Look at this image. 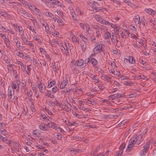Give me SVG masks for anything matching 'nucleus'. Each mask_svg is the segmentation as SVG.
<instances>
[{"label": "nucleus", "mask_w": 156, "mask_h": 156, "mask_svg": "<svg viewBox=\"0 0 156 156\" xmlns=\"http://www.w3.org/2000/svg\"><path fill=\"white\" fill-rule=\"evenodd\" d=\"M61 46L62 50H63L66 55H69V52L71 51V49L69 44H66V43L64 46L63 45H62Z\"/></svg>", "instance_id": "5"}, {"label": "nucleus", "mask_w": 156, "mask_h": 156, "mask_svg": "<svg viewBox=\"0 0 156 156\" xmlns=\"http://www.w3.org/2000/svg\"><path fill=\"white\" fill-rule=\"evenodd\" d=\"M93 16L94 17L96 20L100 23L101 22V21L103 19L101 16L99 15L95 14Z\"/></svg>", "instance_id": "20"}, {"label": "nucleus", "mask_w": 156, "mask_h": 156, "mask_svg": "<svg viewBox=\"0 0 156 156\" xmlns=\"http://www.w3.org/2000/svg\"><path fill=\"white\" fill-rule=\"evenodd\" d=\"M16 85H17V89L16 90L18 91L19 89L20 85V80L19 78H18L17 79H16Z\"/></svg>", "instance_id": "47"}, {"label": "nucleus", "mask_w": 156, "mask_h": 156, "mask_svg": "<svg viewBox=\"0 0 156 156\" xmlns=\"http://www.w3.org/2000/svg\"><path fill=\"white\" fill-rule=\"evenodd\" d=\"M20 36L21 37L20 38L22 39L23 43L24 44L27 43L28 40L24 34H23V35H22Z\"/></svg>", "instance_id": "26"}, {"label": "nucleus", "mask_w": 156, "mask_h": 156, "mask_svg": "<svg viewBox=\"0 0 156 156\" xmlns=\"http://www.w3.org/2000/svg\"><path fill=\"white\" fill-rule=\"evenodd\" d=\"M25 17L27 19L31 20L34 21H36V19L33 17L30 13L27 12L23 16Z\"/></svg>", "instance_id": "12"}, {"label": "nucleus", "mask_w": 156, "mask_h": 156, "mask_svg": "<svg viewBox=\"0 0 156 156\" xmlns=\"http://www.w3.org/2000/svg\"><path fill=\"white\" fill-rule=\"evenodd\" d=\"M20 14H21L23 16L27 12H26L25 10L23 9H21L20 10Z\"/></svg>", "instance_id": "63"}, {"label": "nucleus", "mask_w": 156, "mask_h": 156, "mask_svg": "<svg viewBox=\"0 0 156 156\" xmlns=\"http://www.w3.org/2000/svg\"><path fill=\"white\" fill-rule=\"evenodd\" d=\"M46 95L51 98H53L54 97V96L51 94V91L48 90H47V92L46 93Z\"/></svg>", "instance_id": "31"}, {"label": "nucleus", "mask_w": 156, "mask_h": 156, "mask_svg": "<svg viewBox=\"0 0 156 156\" xmlns=\"http://www.w3.org/2000/svg\"><path fill=\"white\" fill-rule=\"evenodd\" d=\"M57 21L59 26H63L64 25L63 21L60 17H59L58 19L57 20Z\"/></svg>", "instance_id": "38"}, {"label": "nucleus", "mask_w": 156, "mask_h": 156, "mask_svg": "<svg viewBox=\"0 0 156 156\" xmlns=\"http://www.w3.org/2000/svg\"><path fill=\"white\" fill-rule=\"evenodd\" d=\"M27 5L28 7V8L30 10L33 11L34 10L35 8H36L34 5L31 3H27Z\"/></svg>", "instance_id": "27"}, {"label": "nucleus", "mask_w": 156, "mask_h": 156, "mask_svg": "<svg viewBox=\"0 0 156 156\" xmlns=\"http://www.w3.org/2000/svg\"><path fill=\"white\" fill-rule=\"evenodd\" d=\"M129 62L131 64H134L135 60L134 58L132 56H129L128 59Z\"/></svg>", "instance_id": "37"}, {"label": "nucleus", "mask_w": 156, "mask_h": 156, "mask_svg": "<svg viewBox=\"0 0 156 156\" xmlns=\"http://www.w3.org/2000/svg\"><path fill=\"white\" fill-rule=\"evenodd\" d=\"M32 133L33 135H35L36 136H38V134H39L38 130L37 129L34 130L33 132Z\"/></svg>", "instance_id": "64"}, {"label": "nucleus", "mask_w": 156, "mask_h": 156, "mask_svg": "<svg viewBox=\"0 0 156 156\" xmlns=\"http://www.w3.org/2000/svg\"><path fill=\"white\" fill-rule=\"evenodd\" d=\"M65 79L62 82L60 85V88L61 89L64 88L68 83V82L69 80V75L66 74L65 76Z\"/></svg>", "instance_id": "6"}, {"label": "nucleus", "mask_w": 156, "mask_h": 156, "mask_svg": "<svg viewBox=\"0 0 156 156\" xmlns=\"http://www.w3.org/2000/svg\"><path fill=\"white\" fill-rule=\"evenodd\" d=\"M0 133L4 135H6L8 134V132L5 129L0 127Z\"/></svg>", "instance_id": "28"}, {"label": "nucleus", "mask_w": 156, "mask_h": 156, "mask_svg": "<svg viewBox=\"0 0 156 156\" xmlns=\"http://www.w3.org/2000/svg\"><path fill=\"white\" fill-rule=\"evenodd\" d=\"M70 35L72 37L71 39L72 41L76 43L77 42V40L74 34L72 33L70 34Z\"/></svg>", "instance_id": "44"}, {"label": "nucleus", "mask_w": 156, "mask_h": 156, "mask_svg": "<svg viewBox=\"0 0 156 156\" xmlns=\"http://www.w3.org/2000/svg\"><path fill=\"white\" fill-rule=\"evenodd\" d=\"M70 13L73 19L75 20H76V15L75 13V11L73 9H71L70 10Z\"/></svg>", "instance_id": "22"}, {"label": "nucleus", "mask_w": 156, "mask_h": 156, "mask_svg": "<svg viewBox=\"0 0 156 156\" xmlns=\"http://www.w3.org/2000/svg\"><path fill=\"white\" fill-rule=\"evenodd\" d=\"M86 28V33L88 34H90V27L88 25V24L87 23H86V25L85 26Z\"/></svg>", "instance_id": "36"}, {"label": "nucleus", "mask_w": 156, "mask_h": 156, "mask_svg": "<svg viewBox=\"0 0 156 156\" xmlns=\"http://www.w3.org/2000/svg\"><path fill=\"white\" fill-rule=\"evenodd\" d=\"M0 15L2 16L7 17L8 16V14L0 10Z\"/></svg>", "instance_id": "57"}, {"label": "nucleus", "mask_w": 156, "mask_h": 156, "mask_svg": "<svg viewBox=\"0 0 156 156\" xmlns=\"http://www.w3.org/2000/svg\"><path fill=\"white\" fill-rule=\"evenodd\" d=\"M109 23L110 22L107 21V20H104L103 19H102L100 23H101V24L106 25H108Z\"/></svg>", "instance_id": "56"}, {"label": "nucleus", "mask_w": 156, "mask_h": 156, "mask_svg": "<svg viewBox=\"0 0 156 156\" xmlns=\"http://www.w3.org/2000/svg\"><path fill=\"white\" fill-rule=\"evenodd\" d=\"M134 22L135 23L137 24L140 23V18L139 16H136L135 17Z\"/></svg>", "instance_id": "39"}, {"label": "nucleus", "mask_w": 156, "mask_h": 156, "mask_svg": "<svg viewBox=\"0 0 156 156\" xmlns=\"http://www.w3.org/2000/svg\"><path fill=\"white\" fill-rule=\"evenodd\" d=\"M53 71L55 72H57V71L59 70V68L57 66V65H56L55 64H54L53 66Z\"/></svg>", "instance_id": "52"}, {"label": "nucleus", "mask_w": 156, "mask_h": 156, "mask_svg": "<svg viewBox=\"0 0 156 156\" xmlns=\"http://www.w3.org/2000/svg\"><path fill=\"white\" fill-rule=\"evenodd\" d=\"M130 142V144L128 146L126 150V151L128 152H129L132 149V148L134 146V144H135L134 143H133V142H131L130 140L129 142V143Z\"/></svg>", "instance_id": "17"}, {"label": "nucleus", "mask_w": 156, "mask_h": 156, "mask_svg": "<svg viewBox=\"0 0 156 156\" xmlns=\"http://www.w3.org/2000/svg\"><path fill=\"white\" fill-rule=\"evenodd\" d=\"M44 15L46 16L49 17L51 18L53 16V14L51 12H44Z\"/></svg>", "instance_id": "49"}, {"label": "nucleus", "mask_w": 156, "mask_h": 156, "mask_svg": "<svg viewBox=\"0 0 156 156\" xmlns=\"http://www.w3.org/2000/svg\"><path fill=\"white\" fill-rule=\"evenodd\" d=\"M75 65L74 64H72L70 65V66L71 68H74L73 69V73L75 74H78L79 73V70L78 69V68L76 67H74Z\"/></svg>", "instance_id": "19"}, {"label": "nucleus", "mask_w": 156, "mask_h": 156, "mask_svg": "<svg viewBox=\"0 0 156 156\" xmlns=\"http://www.w3.org/2000/svg\"><path fill=\"white\" fill-rule=\"evenodd\" d=\"M108 25L110 26L112 28H114V32L117 31V27L116 25L110 22Z\"/></svg>", "instance_id": "32"}, {"label": "nucleus", "mask_w": 156, "mask_h": 156, "mask_svg": "<svg viewBox=\"0 0 156 156\" xmlns=\"http://www.w3.org/2000/svg\"><path fill=\"white\" fill-rule=\"evenodd\" d=\"M37 86L39 92L41 93V94L44 93L46 90V87L44 84L42 83L41 81H39L37 82Z\"/></svg>", "instance_id": "4"}, {"label": "nucleus", "mask_w": 156, "mask_h": 156, "mask_svg": "<svg viewBox=\"0 0 156 156\" xmlns=\"http://www.w3.org/2000/svg\"><path fill=\"white\" fill-rule=\"evenodd\" d=\"M110 73L113 74L112 76L113 77H116L117 76V71L115 69V70L113 69H111L110 70Z\"/></svg>", "instance_id": "25"}, {"label": "nucleus", "mask_w": 156, "mask_h": 156, "mask_svg": "<svg viewBox=\"0 0 156 156\" xmlns=\"http://www.w3.org/2000/svg\"><path fill=\"white\" fill-rule=\"evenodd\" d=\"M51 126H50L51 128V127L56 131H57L58 128H59V127L58 126L57 124L54 122H51Z\"/></svg>", "instance_id": "23"}, {"label": "nucleus", "mask_w": 156, "mask_h": 156, "mask_svg": "<svg viewBox=\"0 0 156 156\" xmlns=\"http://www.w3.org/2000/svg\"><path fill=\"white\" fill-rule=\"evenodd\" d=\"M126 147V144L125 143H123L121 144L119 148V151L118 153V156H121L122 154L123 153V150Z\"/></svg>", "instance_id": "11"}, {"label": "nucleus", "mask_w": 156, "mask_h": 156, "mask_svg": "<svg viewBox=\"0 0 156 156\" xmlns=\"http://www.w3.org/2000/svg\"><path fill=\"white\" fill-rule=\"evenodd\" d=\"M62 135L61 134L58 133L55 136V137L59 140H62Z\"/></svg>", "instance_id": "61"}, {"label": "nucleus", "mask_w": 156, "mask_h": 156, "mask_svg": "<svg viewBox=\"0 0 156 156\" xmlns=\"http://www.w3.org/2000/svg\"><path fill=\"white\" fill-rule=\"evenodd\" d=\"M150 142H147L144 146V149H145V151H148L149 149V144Z\"/></svg>", "instance_id": "45"}, {"label": "nucleus", "mask_w": 156, "mask_h": 156, "mask_svg": "<svg viewBox=\"0 0 156 156\" xmlns=\"http://www.w3.org/2000/svg\"><path fill=\"white\" fill-rule=\"evenodd\" d=\"M14 90H12V89L9 87L8 90V101L9 102L12 101V95L14 94Z\"/></svg>", "instance_id": "9"}, {"label": "nucleus", "mask_w": 156, "mask_h": 156, "mask_svg": "<svg viewBox=\"0 0 156 156\" xmlns=\"http://www.w3.org/2000/svg\"><path fill=\"white\" fill-rule=\"evenodd\" d=\"M128 5L133 8H136L138 7L137 4H134L129 2L127 4Z\"/></svg>", "instance_id": "30"}, {"label": "nucleus", "mask_w": 156, "mask_h": 156, "mask_svg": "<svg viewBox=\"0 0 156 156\" xmlns=\"http://www.w3.org/2000/svg\"><path fill=\"white\" fill-rule=\"evenodd\" d=\"M115 32V34L113 33V34L112 35L111 38L112 42L114 43H116L117 41V37L116 35V32Z\"/></svg>", "instance_id": "18"}, {"label": "nucleus", "mask_w": 156, "mask_h": 156, "mask_svg": "<svg viewBox=\"0 0 156 156\" xmlns=\"http://www.w3.org/2000/svg\"><path fill=\"white\" fill-rule=\"evenodd\" d=\"M58 88L56 86L53 87L51 89V92L52 94H55L58 90Z\"/></svg>", "instance_id": "51"}, {"label": "nucleus", "mask_w": 156, "mask_h": 156, "mask_svg": "<svg viewBox=\"0 0 156 156\" xmlns=\"http://www.w3.org/2000/svg\"><path fill=\"white\" fill-rule=\"evenodd\" d=\"M45 56L47 60L48 61L50 62V63L51 62V55L50 54H48V53H46L45 54Z\"/></svg>", "instance_id": "29"}, {"label": "nucleus", "mask_w": 156, "mask_h": 156, "mask_svg": "<svg viewBox=\"0 0 156 156\" xmlns=\"http://www.w3.org/2000/svg\"><path fill=\"white\" fill-rule=\"evenodd\" d=\"M30 108L32 112H35L36 111L35 108L34 104L32 103L30 106Z\"/></svg>", "instance_id": "55"}, {"label": "nucleus", "mask_w": 156, "mask_h": 156, "mask_svg": "<svg viewBox=\"0 0 156 156\" xmlns=\"http://www.w3.org/2000/svg\"><path fill=\"white\" fill-rule=\"evenodd\" d=\"M90 60L89 58H88L86 59L84 61H83V64L84 67L87 66L88 63L90 62Z\"/></svg>", "instance_id": "53"}, {"label": "nucleus", "mask_w": 156, "mask_h": 156, "mask_svg": "<svg viewBox=\"0 0 156 156\" xmlns=\"http://www.w3.org/2000/svg\"><path fill=\"white\" fill-rule=\"evenodd\" d=\"M55 83V81H50L49 83H48V88H50L51 87L54 86Z\"/></svg>", "instance_id": "43"}, {"label": "nucleus", "mask_w": 156, "mask_h": 156, "mask_svg": "<svg viewBox=\"0 0 156 156\" xmlns=\"http://www.w3.org/2000/svg\"><path fill=\"white\" fill-rule=\"evenodd\" d=\"M49 123L48 124L41 123L39 125V127L40 129L44 131H48L49 128H51V127H49Z\"/></svg>", "instance_id": "7"}, {"label": "nucleus", "mask_w": 156, "mask_h": 156, "mask_svg": "<svg viewBox=\"0 0 156 156\" xmlns=\"http://www.w3.org/2000/svg\"><path fill=\"white\" fill-rule=\"evenodd\" d=\"M90 62L94 67L95 68H98L97 66L98 62L95 58H92L90 60Z\"/></svg>", "instance_id": "16"}, {"label": "nucleus", "mask_w": 156, "mask_h": 156, "mask_svg": "<svg viewBox=\"0 0 156 156\" xmlns=\"http://www.w3.org/2000/svg\"><path fill=\"white\" fill-rule=\"evenodd\" d=\"M30 65H28L27 66V70L26 71V73H27L29 75L30 74V71L31 70V68H30Z\"/></svg>", "instance_id": "58"}, {"label": "nucleus", "mask_w": 156, "mask_h": 156, "mask_svg": "<svg viewBox=\"0 0 156 156\" xmlns=\"http://www.w3.org/2000/svg\"><path fill=\"white\" fill-rule=\"evenodd\" d=\"M27 28L30 30L34 34H36V31H35L34 27L30 25H28Z\"/></svg>", "instance_id": "42"}, {"label": "nucleus", "mask_w": 156, "mask_h": 156, "mask_svg": "<svg viewBox=\"0 0 156 156\" xmlns=\"http://www.w3.org/2000/svg\"><path fill=\"white\" fill-rule=\"evenodd\" d=\"M145 11L147 13L151 15H154L156 14V12L151 8L145 9Z\"/></svg>", "instance_id": "14"}, {"label": "nucleus", "mask_w": 156, "mask_h": 156, "mask_svg": "<svg viewBox=\"0 0 156 156\" xmlns=\"http://www.w3.org/2000/svg\"><path fill=\"white\" fill-rule=\"evenodd\" d=\"M98 28L105 32L108 30V28L104 26L101 25L98 27Z\"/></svg>", "instance_id": "34"}, {"label": "nucleus", "mask_w": 156, "mask_h": 156, "mask_svg": "<svg viewBox=\"0 0 156 156\" xmlns=\"http://www.w3.org/2000/svg\"><path fill=\"white\" fill-rule=\"evenodd\" d=\"M16 55L17 56L20 57L22 58H23L24 57V54L22 51L18 52L17 51Z\"/></svg>", "instance_id": "41"}, {"label": "nucleus", "mask_w": 156, "mask_h": 156, "mask_svg": "<svg viewBox=\"0 0 156 156\" xmlns=\"http://www.w3.org/2000/svg\"><path fill=\"white\" fill-rule=\"evenodd\" d=\"M76 11L77 12V14L79 15H81V9L80 8L78 7L76 8Z\"/></svg>", "instance_id": "60"}, {"label": "nucleus", "mask_w": 156, "mask_h": 156, "mask_svg": "<svg viewBox=\"0 0 156 156\" xmlns=\"http://www.w3.org/2000/svg\"><path fill=\"white\" fill-rule=\"evenodd\" d=\"M52 35L55 37H58L59 35V33L58 31H53L52 33Z\"/></svg>", "instance_id": "62"}, {"label": "nucleus", "mask_w": 156, "mask_h": 156, "mask_svg": "<svg viewBox=\"0 0 156 156\" xmlns=\"http://www.w3.org/2000/svg\"><path fill=\"white\" fill-rule=\"evenodd\" d=\"M33 11L37 15L40 16L41 14V13L40 10L36 8H35L34 10Z\"/></svg>", "instance_id": "48"}, {"label": "nucleus", "mask_w": 156, "mask_h": 156, "mask_svg": "<svg viewBox=\"0 0 156 156\" xmlns=\"http://www.w3.org/2000/svg\"><path fill=\"white\" fill-rule=\"evenodd\" d=\"M142 137L141 135H135L131 138L130 141L137 145H139L142 141Z\"/></svg>", "instance_id": "1"}, {"label": "nucleus", "mask_w": 156, "mask_h": 156, "mask_svg": "<svg viewBox=\"0 0 156 156\" xmlns=\"http://www.w3.org/2000/svg\"><path fill=\"white\" fill-rule=\"evenodd\" d=\"M103 45L102 44L98 43L96 44V46L94 48L93 51L94 54H97L102 50L103 48Z\"/></svg>", "instance_id": "2"}, {"label": "nucleus", "mask_w": 156, "mask_h": 156, "mask_svg": "<svg viewBox=\"0 0 156 156\" xmlns=\"http://www.w3.org/2000/svg\"><path fill=\"white\" fill-rule=\"evenodd\" d=\"M2 141L5 143H6L8 144H11L12 142L11 141L9 140L6 138H3Z\"/></svg>", "instance_id": "54"}, {"label": "nucleus", "mask_w": 156, "mask_h": 156, "mask_svg": "<svg viewBox=\"0 0 156 156\" xmlns=\"http://www.w3.org/2000/svg\"><path fill=\"white\" fill-rule=\"evenodd\" d=\"M40 23L41 24L43 27L47 25L48 24L47 22L43 18H40L39 20Z\"/></svg>", "instance_id": "40"}, {"label": "nucleus", "mask_w": 156, "mask_h": 156, "mask_svg": "<svg viewBox=\"0 0 156 156\" xmlns=\"http://www.w3.org/2000/svg\"><path fill=\"white\" fill-rule=\"evenodd\" d=\"M117 94H114L109 97V99L110 100H115L117 99Z\"/></svg>", "instance_id": "33"}, {"label": "nucleus", "mask_w": 156, "mask_h": 156, "mask_svg": "<svg viewBox=\"0 0 156 156\" xmlns=\"http://www.w3.org/2000/svg\"><path fill=\"white\" fill-rule=\"evenodd\" d=\"M50 2L54 5H56L58 6H60L63 8L65 7L62 3L59 1L57 0H48Z\"/></svg>", "instance_id": "10"}, {"label": "nucleus", "mask_w": 156, "mask_h": 156, "mask_svg": "<svg viewBox=\"0 0 156 156\" xmlns=\"http://www.w3.org/2000/svg\"><path fill=\"white\" fill-rule=\"evenodd\" d=\"M23 113H24L25 115H29V113L28 111V108L27 107H23Z\"/></svg>", "instance_id": "35"}, {"label": "nucleus", "mask_w": 156, "mask_h": 156, "mask_svg": "<svg viewBox=\"0 0 156 156\" xmlns=\"http://www.w3.org/2000/svg\"><path fill=\"white\" fill-rule=\"evenodd\" d=\"M14 26L16 27V29L19 30L20 35H21L24 34L23 30L21 27L17 25H15V24H14Z\"/></svg>", "instance_id": "15"}, {"label": "nucleus", "mask_w": 156, "mask_h": 156, "mask_svg": "<svg viewBox=\"0 0 156 156\" xmlns=\"http://www.w3.org/2000/svg\"><path fill=\"white\" fill-rule=\"evenodd\" d=\"M23 58L26 59L28 62H30L32 61L31 57L28 55L26 54L25 56L23 57Z\"/></svg>", "instance_id": "50"}, {"label": "nucleus", "mask_w": 156, "mask_h": 156, "mask_svg": "<svg viewBox=\"0 0 156 156\" xmlns=\"http://www.w3.org/2000/svg\"><path fill=\"white\" fill-rule=\"evenodd\" d=\"M76 64L78 66L80 67L81 68H84L83 64V60L82 59H79L76 62Z\"/></svg>", "instance_id": "13"}, {"label": "nucleus", "mask_w": 156, "mask_h": 156, "mask_svg": "<svg viewBox=\"0 0 156 156\" xmlns=\"http://www.w3.org/2000/svg\"><path fill=\"white\" fill-rule=\"evenodd\" d=\"M87 4L90 7L93 9H94L95 11L96 12L99 11L100 10H101V9H100L99 7H97V3L94 4L93 2H88Z\"/></svg>", "instance_id": "8"}, {"label": "nucleus", "mask_w": 156, "mask_h": 156, "mask_svg": "<svg viewBox=\"0 0 156 156\" xmlns=\"http://www.w3.org/2000/svg\"><path fill=\"white\" fill-rule=\"evenodd\" d=\"M11 85L12 87V89H16V90L17 89V86L16 85V84L15 83L13 82L12 83Z\"/></svg>", "instance_id": "59"}, {"label": "nucleus", "mask_w": 156, "mask_h": 156, "mask_svg": "<svg viewBox=\"0 0 156 156\" xmlns=\"http://www.w3.org/2000/svg\"><path fill=\"white\" fill-rule=\"evenodd\" d=\"M79 36L85 43H87L88 42V38L85 36H84L82 33L79 35Z\"/></svg>", "instance_id": "21"}, {"label": "nucleus", "mask_w": 156, "mask_h": 156, "mask_svg": "<svg viewBox=\"0 0 156 156\" xmlns=\"http://www.w3.org/2000/svg\"><path fill=\"white\" fill-rule=\"evenodd\" d=\"M0 35L4 39L5 43V44L7 48H10L11 47V45L8 37L6 36L4 34H2L1 33L0 34Z\"/></svg>", "instance_id": "3"}, {"label": "nucleus", "mask_w": 156, "mask_h": 156, "mask_svg": "<svg viewBox=\"0 0 156 156\" xmlns=\"http://www.w3.org/2000/svg\"><path fill=\"white\" fill-rule=\"evenodd\" d=\"M111 33L108 32L106 31L104 34V37L105 38L108 39L111 38Z\"/></svg>", "instance_id": "46"}, {"label": "nucleus", "mask_w": 156, "mask_h": 156, "mask_svg": "<svg viewBox=\"0 0 156 156\" xmlns=\"http://www.w3.org/2000/svg\"><path fill=\"white\" fill-rule=\"evenodd\" d=\"M101 78L105 81H108L110 78L106 75L102 74L101 76Z\"/></svg>", "instance_id": "24"}]
</instances>
